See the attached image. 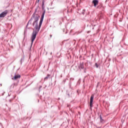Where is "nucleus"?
<instances>
[{
    "label": "nucleus",
    "instance_id": "nucleus-1",
    "mask_svg": "<svg viewBox=\"0 0 128 128\" xmlns=\"http://www.w3.org/2000/svg\"><path fill=\"white\" fill-rule=\"evenodd\" d=\"M46 14V10H44L43 12L42 16L40 18V20L38 25V20L40 18V16H36L34 18V21L33 22L34 30H33L32 32V42H34V40H36V34H38L40 32V28H42V22H44V14Z\"/></svg>",
    "mask_w": 128,
    "mask_h": 128
},
{
    "label": "nucleus",
    "instance_id": "nucleus-2",
    "mask_svg": "<svg viewBox=\"0 0 128 128\" xmlns=\"http://www.w3.org/2000/svg\"><path fill=\"white\" fill-rule=\"evenodd\" d=\"M8 11L6 10L0 14V18H4L6 14H8Z\"/></svg>",
    "mask_w": 128,
    "mask_h": 128
},
{
    "label": "nucleus",
    "instance_id": "nucleus-3",
    "mask_svg": "<svg viewBox=\"0 0 128 128\" xmlns=\"http://www.w3.org/2000/svg\"><path fill=\"white\" fill-rule=\"evenodd\" d=\"M94 95H92L90 96V108H92V102H94Z\"/></svg>",
    "mask_w": 128,
    "mask_h": 128
},
{
    "label": "nucleus",
    "instance_id": "nucleus-4",
    "mask_svg": "<svg viewBox=\"0 0 128 128\" xmlns=\"http://www.w3.org/2000/svg\"><path fill=\"white\" fill-rule=\"evenodd\" d=\"M80 70H86L84 62H80L79 66Z\"/></svg>",
    "mask_w": 128,
    "mask_h": 128
},
{
    "label": "nucleus",
    "instance_id": "nucleus-5",
    "mask_svg": "<svg viewBox=\"0 0 128 128\" xmlns=\"http://www.w3.org/2000/svg\"><path fill=\"white\" fill-rule=\"evenodd\" d=\"M92 4H94V6H96L98 4V0H93Z\"/></svg>",
    "mask_w": 128,
    "mask_h": 128
},
{
    "label": "nucleus",
    "instance_id": "nucleus-6",
    "mask_svg": "<svg viewBox=\"0 0 128 128\" xmlns=\"http://www.w3.org/2000/svg\"><path fill=\"white\" fill-rule=\"evenodd\" d=\"M20 78V74H16L14 76V78H12V80H18V78Z\"/></svg>",
    "mask_w": 128,
    "mask_h": 128
},
{
    "label": "nucleus",
    "instance_id": "nucleus-7",
    "mask_svg": "<svg viewBox=\"0 0 128 128\" xmlns=\"http://www.w3.org/2000/svg\"><path fill=\"white\" fill-rule=\"evenodd\" d=\"M44 2L43 0L42 2V9L43 10L44 12L45 10V12H46V10H44Z\"/></svg>",
    "mask_w": 128,
    "mask_h": 128
},
{
    "label": "nucleus",
    "instance_id": "nucleus-8",
    "mask_svg": "<svg viewBox=\"0 0 128 128\" xmlns=\"http://www.w3.org/2000/svg\"><path fill=\"white\" fill-rule=\"evenodd\" d=\"M100 122H104V120L102 119V115H100Z\"/></svg>",
    "mask_w": 128,
    "mask_h": 128
},
{
    "label": "nucleus",
    "instance_id": "nucleus-9",
    "mask_svg": "<svg viewBox=\"0 0 128 128\" xmlns=\"http://www.w3.org/2000/svg\"><path fill=\"white\" fill-rule=\"evenodd\" d=\"M29 26H32V20L28 21V24H27L26 28Z\"/></svg>",
    "mask_w": 128,
    "mask_h": 128
},
{
    "label": "nucleus",
    "instance_id": "nucleus-10",
    "mask_svg": "<svg viewBox=\"0 0 128 128\" xmlns=\"http://www.w3.org/2000/svg\"><path fill=\"white\" fill-rule=\"evenodd\" d=\"M49 76H50V74H48V76H46V77L44 78V80H48V77H49Z\"/></svg>",
    "mask_w": 128,
    "mask_h": 128
},
{
    "label": "nucleus",
    "instance_id": "nucleus-11",
    "mask_svg": "<svg viewBox=\"0 0 128 128\" xmlns=\"http://www.w3.org/2000/svg\"><path fill=\"white\" fill-rule=\"evenodd\" d=\"M31 42H32V43H31V46L30 48V50H32V38H31Z\"/></svg>",
    "mask_w": 128,
    "mask_h": 128
},
{
    "label": "nucleus",
    "instance_id": "nucleus-12",
    "mask_svg": "<svg viewBox=\"0 0 128 128\" xmlns=\"http://www.w3.org/2000/svg\"><path fill=\"white\" fill-rule=\"evenodd\" d=\"M70 88H71V90H72V82H70V85H69Z\"/></svg>",
    "mask_w": 128,
    "mask_h": 128
},
{
    "label": "nucleus",
    "instance_id": "nucleus-13",
    "mask_svg": "<svg viewBox=\"0 0 128 128\" xmlns=\"http://www.w3.org/2000/svg\"><path fill=\"white\" fill-rule=\"evenodd\" d=\"M95 66L98 68L99 65H98V63H96L95 64Z\"/></svg>",
    "mask_w": 128,
    "mask_h": 128
},
{
    "label": "nucleus",
    "instance_id": "nucleus-14",
    "mask_svg": "<svg viewBox=\"0 0 128 128\" xmlns=\"http://www.w3.org/2000/svg\"><path fill=\"white\" fill-rule=\"evenodd\" d=\"M84 12H86V10H83L82 12V14H84Z\"/></svg>",
    "mask_w": 128,
    "mask_h": 128
},
{
    "label": "nucleus",
    "instance_id": "nucleus-15",
    "mask_svg": "<svg viewBox=\"0 0 128 128\" xmlns=\"http://www.w3.org/2000/svg\"><path fill=\"white\" fill-rule=\"evenodd\" d=\"M80 84V80H78V82H77V85Z\"/></svg>",
    "mask_w": 128,
    "mask_h": 128
},
{
    "label": "nucleus",
    "instance_id": "nucleus-16",
    "mask_svg": "<svg viewBox=\"0 0 128 128\" xmlns=\"http://www.w3.org/2000/svg\"><path fill=\"white\" fill-rule=\"evenodd\" d=\"M42 88V86H40L39 87V90H40V88Z\"/></svg>",
    "mask_w": 128,
    "mask_h": 128
},
{
    "label": "nucleus",
    "instance_id": "nucleus-17",
    "mask_svg": "<svg viewBox=\"0 0 128 128\" xmlns=\"http://www.w3.org/2000/svg\"><path fill=\"white\" fill-rule=\"evenodd\" d=\"M50 38H52V35H50Z\"/></svg>",
    "mask_w": 128,
    "mask_h": 128
},
{
    "label": "nucleus",
    "instance_id": "nucleus-18",
    "mask_svg": "<svg viewBox=\"0 0 128 128\" xmlns=\"http://www.w3.org/2000/svg\"><path fill=\"white\" fill-rule=\"evenodd\" d=\"M50 54H52V52H50Z\"/></svg>",
    "mask_w": 128,
    "mask_h": 128
},
{
    "label": "nucleus",
    "instance_id": "nucleus-19",
    "mask_svg": "<svg viewBox=\"0 0 128 128\" xmlns=\"http://www.w3.org/2000/svg\"><path fill=\"white\" fill-rule=\"evenodd\" d=\"M84 72H86V70H84Z\"/></svg>",
    "mask_w": 128,
    "mask_h": 128
},
{
    "label": "nucleus",
    "instance_id": "nucleus-20",
    "mask_svg": "<svg viewBox=\"0 0 128 128\" xmlns=\"http://www.w3.org/2000/svg\"><path fill=\"white\" fill-rule=\"evenodd\" d=\"M38 2H40V0H38Z\"/></svg>",
    "mask_w": 128,
    "mask_h": 128
},
{
    "label": "nucleus",
    "instance_id": "nucleus-21",
    "mask_svg": "<svg viewBox=\"0 0 128 128\" xmlns=\"http://www.w3.org/2000/svg\"><path fill=\"white\" fill-rule=\"evenodd\" d=\"M34 14H33V16H34Z\"/></svg>",
    "mask_w": 128,
    "mask_h": 128
}]
</instances>
